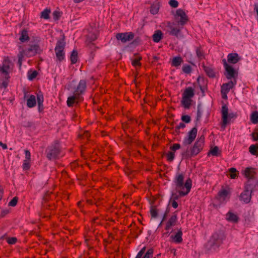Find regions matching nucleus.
Returning a JSON list of instances; mask_svg holds the SVG:
<instances>
[{
  "label": "nucleus",
  "instance_id": "47",
  "mask_svg": "<svg viewBox=\"0 0 258 258\" xmlns=\"http://www.w3.org/2000/svg\"><path fill=\"white\" fill-rule=\"evenodd\" d=\"M219 148L217 146H215L213 149H211L209 153L213 156H217L218 155Z\"/></svg>",
  "mask_w": 258,
  "mask_h": 258
},
{
  "label": "nucleus",
  "instance_id": "57",
  "mask_svg": "<svg viewBox=\"0 0 258 258\" xmlns=\"http://www.w3.org/2000/svg\"><path fill=\"white\" fill-rule=\"evenodd\" d=\"M181 120L185 123H189L191 120V118L189 115H185L182 116Z\"/></svg>",
  "mask_w": 258,
  "mask_h": 258
},
{
  "label": "nucleus",
  "instance_id": "29",
  "mask_svg": "<svg viewBox=\"0 0 258 258\" xmlns=\"http://www.w3.org/2000/svg\"><path fill=\"white\" fill-rule=\"evenodd\" d=\"M163 37V33L160 30L155 31L153 35V40L155 42H159Z\"/></svg>",
  "mask_w": 258,
  "mask_h": 258
},
{
  "label": "nucleus",
  "instance_id": "23",
  "mask_svg": "<svg viewBox=\"0 0 258 258\" xmlns=\"http://www.w3.org/2000/svg\"><path fill=\"white\" fill-rule=\"evenodd\" d=\"M226 219L230 222L236 223L239 220L238 217L231 212H228L226 215Z\"/></svg>",
  "mask_w": 258,
  "mask_h": 258
},
{
  "label": "nucleus",
  "instance_id": "12",
  "mask_svg": "<svg viewBox=\"0 0 258 258\" xmlns=\"http://www.w3.org/2000/svg\"><path fill=\"white\" fill-rule=\"evenodd\" d=\"M222 62L226 71V73L225 74L226 77L228 79H231L234 78L235 76V70L233 67L227 63L225 59H222Z\"/></svg>",
  "mask_w": 258,
  "mask_h": 258
},
{
  "label": "nucleus",
  "instance_id": "46",
  "mask_svg": "<svg viewBox=\"0 0 258 258\" xmlns=\"http://www.w3.org/2000/svg\"><path fill=\"white\" fill-rule=\"evenodd\" d=\"M153 254V249L150 248L147 250L143 258H152Z\"/></svg>",
  "mask_w": 258,
  "mask_h": 258
},
{
  "label": "nucleus",
  "instance_id": "59",
  "mask_svg": "<svg viewBox=\"0 0 258 258\" xmlns=\"http://www.w3.org/2000/svg\"><path fill=\"white\" fill-rule=\"evenodd\" d=\"M11 61L8 56H5L4 58L3 64L6 66H10Z\"/></svg>",
  "mask_w": 258,
  "mask_h": 258
},
{
  "label": "nucleus",
  "instance_id": "54",
  "mask_svg": "<svg viewBox=\"0 0 258 258\" xmlns=\"http://www.w3.org/2000/svg\"><path fill=\"white\" fill-rule=\"evenodd\" d=\"M180 148V145L179 144H174L172 146L170 147L171 150L174 152Z\"/></svg>",
  "mask_w": 258,
  "mask_h": 258
},
{
  "label": "nucleus",
  "instance_id": "30",
  "mask_svg": "<svg viewBox=\"0 0 258 258\" xmlns=\"http://www.w3.org/2000/svg\"><path fill=\"white\" fill-rule=\"evenodd\" d=\"M36 104V97L34 95H31L27 100V105L28 107L32 108Z\"/></svg>",
  "mask_w": 258,
  "mask_h": 258
},
{
  "label": "nucleus",
  "instance_id": "51",
  "mask_svg": "<svg viewBox=\"0 0 258 258\" xmlns=\"http://www.w3.org/2000/svg\"><path fill=\"white\" fill-rule=\"evenodd\" d=\"M17 241V239L16 237H9L7 239V242L9 244H14L16 243Z\"/></svg>",
  "mask_w": 258,
  "mask_h": 258
},
{
  "label": "nucleus",
  "instance_id": "63",
  "mask_svg": "<svg viewBox=\"0 0 258 258\" xmlns=\"http://www.w3.org/2000/svg\"><path fill=\"white\" fill-rule=\"evenodd\" d=\"M171 205L175 209L177 208L178 207V203L175 201H174V200H173L171 202Z\"/></svg>",
  "mask_w": 258,
  "mask_h": 258
},
{
  "label": "nucleus",
  "instance_id": "50",
  "mask_svg": "<svg viewBox=\"0 0 258 258\" xmlns=\"http://www.w3.org/2000/svg\"><path fill=\"white\" fill-rule=\"evenodd\" d=\"M167 157L169 161H172L174 159V152L173 151L168 152L167 154Z\"/></svg>",
  "mask_w": 258,
  "mask_h": 258
},
{
  "label": "nucleus",
  "instance_id": "43",
  "mask_svg": "<svg viewBox=\"0 0 258 258\" xmlns=\"http://www.w3.org/2000/svg\"><path fill=\"white\" fill-rule=\"evenodd\" d=\"M37 99L38 105V106L42 105L44 99H43V95L41 92H39V93L37 94Z\"/></svg>",
  "mask_w": 258,
  "mask_h": 258
},
{
  "label": "nucleus",
  "instance_id": "14",
  "mask_svg": "<svg viewBox=\"0 0 258 258\" xmlns=\"http://www.w3.org/2000/svg\"><path fill=\"white\" fill-rule=\"evenodd\" d=\"M256 173V169L252 167H247L243 171V174L247 179L256 178L255 177Z\"/></svg>",
  "mask_w": 258,
  "mask_h": 258
},
{
  "label": "nucleus",
  "instance_id": "11",
  "mask_svg": "<svg viewBox=\"0 0 258 258\" xmlns=\"http://www.w3.org/2000/svg\"><path fill=\"white\" fill-rule=\"evenodd\" d=\"M87 87V83L85 80H81L77 85L74 94L78 96H81L84 93Z\"/></svg>",
  "mask_w": 258,
  "mask_h": 258
},
{
  "label": "nucleus",
  "instance_id": "13",
  "mask_svg": "<svg viewBox=\"0 0 258 258\" xmlns=\"http://www.w3.org/2000/svg\"><path fill=\"white\" fill-rule=\"evenodd\" d=\"M256 186H258V180L257 178H251L247 179L245 182L244 189L250 192H252Z\"/></svg>",
  "mask_w": 258,
  "mask_h": 258
},
{
  "label": "nucleus",
  "instance_id": "27",
  "mask_svg": "<svg viewBox=\"0 0 258 258\" xmlns=\"http://www.w3.org/2000/svg\"><path fill=\"white\" fill-rule=\"evenodd\" d=\"M142 59L141 56L139 54H135L134 58H132V64L134 67H141V63L140 61Z\"/></svg>",
  "mask_w": 258,
  "mask_h": 258
},
{
  "label": "nucleus",
  "instance_id": "56",
  "mask_svg": "<svg viewBox=\"0 0 258 258\" xmlns=\"http://www.w3.org/2000/svg\"><path fill=\"white\" fill-rule=\"evenodd\" d=\"M169 5L173 8H177L178 6V2L176 0H170Z\"/></svg>",
  "mask_w": 258,
  "mask_h": 258
},
{
  "label": "nucleus",
  "instance_id": "44",
  "mask_svg": "<svg viewBox=\"0 0 258 258\" xmlns=\"http://www.w3.org/2000/svg\"><path fill=\"white\" fill-rule=\"evenodd\" d=\"M38 75V72L36 71L28 72V79L30 80H32L35 79Z\"/></svg>",
  "mask_w": 258,
  "mask_h": 258
},
{
  "label": "nucleus",
  "instance_id": "7",
  "mask_svg": "<svg viewBox=\"0 0 258 258\" xmlns=\"http://www.w3.org/2000/svg\"><path fill=\"white\" fill-rule=\"evenodd\" d=\"M175 17L179 27L181 26V28L188 20L187 16L182 9H178L176 11Z\"/></svg>",
  "mask_w": 258,
  "mask_h": 258
},
{
  "label": "nucleus",
  "instance_id": "21",
  "mask_svg": "<svg viewBox=\"0 0 258 258\" xmlns=\"http://www.w3.org/2000/svg\"><path fill=\"white\" fill-rule=\"evenodd\" d=\"M10 68V66H6L3 64L0 67V76L3 78H10L9 70Z\"/></svg>",
  "mask_w": 258,
  "mask_h": 258
},
{
  "label": "nucleus",
  "instance_id": "1",
  "mask_svg": "<svg viewBox=\"0 0 258 258\" xmlns=\"http://www.w3.org/2000/svg\"><path fill=\"white\" fill-rule=\"evenodd\" d=\"M184 176L182 173H177L174 179V183L175 185V190L179 193L180 197H183L187 195L191 189L192 181L188 178L184 183Z\"/></svg>",
  "mask_w": 258,
  "mask_h": 258
},
{
  "label": "nucleus",
  "instance_id": "35",
  "mask_svg": "<svg viewBox=\"0 0 258 258\" xmlns=\"http://www.w3.org/2000/svg\"><path fill=\"white\" fill-rule=\"evenodd\" d=\"M70 59L72 64H75L77 62L78 59V52L77 50H73L71 55Z\"/></svg>",
  "mask_w": 258,
  "mask_h": 258
},
{
  "label": "nucleus",
  "instance_id": "16",
  "mask_svg": "<svg viewBox=\"0 0 258 258\" xmlns=\"http://www.w3.org/2000/svg\"><path fill=\"white\" fill-rule=\"evenodd\" d=\"M251 193L247 190L244 189V191L240 196V201H243L245 203H248L251 198Z\"/></svg>",
  "mask_w": 258,
  "mask_h": 258
},
{
  "label": "nucleus",
  "instance_id": "61",
  "mask_svg": "<svg viewBox=\"0 0 258 258\" xmlns=\"http://www.w3.org/2000/svg\"><path fill=\"white\" fill-rule=\"evenodd\" d=\"M25 160H30L31 153L29 151L26 150L25 151Z\"/></svg>",
  "mask_w": 258,
  "mask_h": 258
},
{
  "label": "nucleus",
  "instance_id": "55",
  "mask_svg": "<svg viewBox=\"0 0 258 258\" xmlns=\"http://www.w3.org/2000/svg\"><path fill=\"white\" fill-rule=\"evenodd\" d=\"M146 247H143L140 251L137 254L136 258H142L143 254L145 253L146 251Z\"/></svg>",
  "mask_w": 258,
  "mask_h": 258
},
{
  "label": "nucleus",
  "instance_id": "19",
  "mask_svg": "<svg viewBox=\"0 0 258 258\" xmlns=\"http://www.w3.org/2000/svg\"><path fill=\"white\" fill-rule=\"evenodd\" d=\"M236 84V81L233 82L230 81L227 83L223 84L221 87V92H225L228 93L231 89Z\"/></svg>",
  "mask_w": 258,
  "mask_h": 258
},
{
  "label": "nucleus",
  "instance_id": "18",
  "mask_svg": "<svg viewBox=\"0 0 258 258\" xmlns=\"http://www.w3.org/2000/svg\"><path fill=\"white\" fill-rule=\"evenodd\" d=\"M168 30L167 31L170 35L178 36V34L180 32V29L178 27H175L170 23H169L167 25Z\"/></svg>",
  "mask_w": 258,
  "mask_h": 258
},
{
  "label": "nucleus",
  "instance_id": "17",
  "mask_svg": "<svg viewBox=\"0 0 258 258\" xmlns=\"http://www.w3.org/2000/svg\"><path fill=\"white\" fill-rule=\"evenodd\" d=\"M82 99V97L78 96L74 94L73 96H70L68 98L67 101V105L69 107H72L75 102L78 103Z\"/></svg>",
  "mask_w": 258,
  "mask_h": 258
},
{
  "label": "nucleus",
  "instance_id": "60",
  "mask_svg": "<svg viewBox=\"0 0 258 258\" xmlns=\"http://www.w3.org/2000/svg\"><path fill=\"white\" fill-rule=\"evenodd\" d=\"M138 123V120L136 119H132L130 120H128L127 122L128 125H136Z\"/></svg>",
  "mask_w": 258,
  "mask_h": 258
},
{
  "label": "nucleus",
  "instance_id": "36",
  "mask_svg": "<svg viewBox=\"0 0 258 258\" xmlns=\"http://www.w3.org/2000/svg\"><path fill=\"white\" fill-rule=\"evenodd\" d=\"M159 7L160 6L158 3L153 4L151 7V13L153 15L157 14L159 10Z\"/></svg>",
  "mask_w": 258,
  "mask_h": 258
},
{
  "label": "nucleus",
  "instance_id": "31",
  "mask_svg": "<svg viewBox=\"0 0 258 258\" xmlns=\"http://www.w3.org/2000/svg\"><path fill=\"white\" fill-rule=\"evenodd\" d=\"M183 62V59L180 56L174 57L172 61L171 64L173 67H177Z\"/></svg>",
  "mask_w": 258,
  "mask_h": 258
},
{
  "label": "nucleus",
  "instance_id": "10",
  "mask_svg": "<svg viewBox=\"0 0 258 258\" xmlns=\"http://www.w3.org/2000/svg\"><path fill=\"white\" fill-rule=\"evenodd\" d=\"M198 130L196 127H193L187 134V137H185L183 141V144L185 146L189 145L191 144L192 142L195 140L197 134Z\"/></svg>",
  "mask_w": 258,
  "mask_h": 258
},
{
  "label": "nucleus",
  "instance_id": "8",
  "mask_svg": "<svg viewBox=\"0 0 258 258\" xmlns=\"http://www.w3.org/2000/svg\"><path fill=\"white\" fill-rule=\"evenodd\" d=\"M115 37L117 40H120L122 43H125L132 40L134 38L135 34L132 32L118 33L116 34Z\"/></svg>",
  "mask_w": 258,
  "mask_h": 258
},
{
  "label": "nucleus",
  "instance_id": "52",
  "mask_svg": "<svg viewBox=\"0 0 258 258\" xmlns=\"http://www.w3.org/2000/svg\"><path fill=\"white\" fill-rule=\"evenodd\" d=\"M29 161H30V160H25L24 161V163L23 165V169L28 170L30 168V166Z\"/></svg>",
  "mask_w": 258,
  "mask_h": 258
},
{
  "label": "nucleus",
  "instance_id": "62",
  "mask_svg": "<svg viewBox=\"0 0 258 258\" xmlns=\"http://www.w3.org/2000/svg\"><path fill=\"white\" fill-rule=\"evenodd\" d=\"M252 137L254 141H258V132L252 134Z\"/></svg>",
  "mask_w": 258,
  "mask_h": 258
},
{
  "label": "nucleus",
  "instance_id": "9",
  "mask_svg": "<svg viewBox=\"0 0 258 258\" xmlns=\"http://www.w3.org/2000/svg\"><path fill=\"white\" fill-rule=\"evenodd\" d=\"M42 51L39 45H31L29 48L25 49V55L27 57H32L37 54L41 53Z\"/></svg>",
  "mask_w": 258,
  "mask_h": 258
},
{
  "label": "nucleus",
  "instance_id": "24",
  "mask_svg": "<svg viewBox=\"0 0 258 258\" xmlns=\"http://www.w3.org/2000/svg\"><path fill=\"white\" fill-rule=\"evenodd\" d=\"M210 238L220 246L222 243L223 236L222 234L215 233Z\"/></svg>",
  "mask_w": 258,
  "mask_h": 258
},
{
  "label": "nucleus",
  "instance_id": "15",
  "mask_svg": "<svg viewBox=\"0 0 258 258\" xmlns=\"http://www.w3.org/2000/svg\"><path fill=\"white\" fill-rule=\"evenodd\" d=\"M177 222V216L176 212L174 213L166 223L165 230H169L171 227L176 225Z\"/></svg>",
  "mask_w": 258,
  "mask_h": 258
},
{
  "label": "nucleus",
  "instance_id": "42",
  "mask_svg": "<svg viewBox=\"0 0 258 258\" xmlns=\"http://www.w3.org/2000/svg\"><path fill=\"white\" fill-rule=\"evenodd\" d=\"M150 213L152 217L156 218L158 216V210L155 206H151Z\"/></svg>",
  "mask_w": 258,
  "mask_h": 258
},
{
  "label": "nucleus",
  "instance_id": "26",
  "mask_svg": "<svg viewBox=\"0 0 258 258\" xmlns=\"http://www.w3.org/2000/svg\"><path fill=\"white\" fill-rule=\"evenodd\" d=\"M203 68L207 75L210 78H214L215 73L213 68L210 67L203 65Z\"/></svg>",
  "mask_w": 258,
  "mask_h": 258
},
{
  "label": "nucleus",
  "instance_id": "2",
  "mask_svg": "<svg viewBox=\"0 0 258 258\" xmlns=\"http://www.w3.org/2000/svg\"><path fill=\"white\" fill-rule=\"evenodd\" d=\"M205 137L202 135L195 143L194 146L190 148V151L186 150L182 154L183 156L186 159L191 158L196 156L201 152L204 148Z\"/></svg>",
  "mask_w": 258,
  "mask_h": 258
},
{
  "label": "nucleus",
  "instance_id": "22",
  "mask_svg": "<svg viewBox=\"0 0 258 258\" xmlns=\"http://www.w3.org/2000/svg\"><path fill=\"white\" fill-rule=\"evenodd\" d=\"M240 60V58L236 53H229L227 56L228 62L235 64Z\"/></svg>",
  "mask_w": 258,
  "mask_h": 258
},
{
  "label": "nucleus",
  "instance_id": "6",
  "mask_svg": "<svg viewBox=\"0 0 258 258\" xmlns=\"http://www.w3.org/2000/svg\"><path fill=\"white\" fill-rule=\"evenodd\" d=\"M222 125L225 127L228 123V121L232 118H235L237 114L233 112L228 113V108L226 105L224 104L222 106Z\"/></svg>",
  "mask_w": 258,
  "mask_h": 258
},
{
  "label": "nucleus",
  "instance_id": "45",
  "mask_svg": "<svg viewBox=\"0 0 258 258\" xmlns=\"http://www.w3.org/2000/svg\"><path fill=\"white\" fill-rule=\"evenodd\" d=\"M196 53L199 58L202 59L204 57V52L201 47L197 48Z\"/></svg>",
  "mask_w": 258,
  "mask_h": 258
},
{
  "label": "nucleus",
  "instance_id": "58",
  "mask_svg": "<svg viewBox=\"0 0 258 258\" xmlns=\"http://www.w3.org/2000/svg\"><path fill=\"white\" fill-rule=\"evenodd\" d=\"M79 137L80 138H82L83 139H88L90 137V134L88 131H85L84 132L83 135H82L81 134H79Z\"/></svg>",
  "mask_w": 258,
  "mask_h": 258
},
{
  "label": "nucleus",
  "instance_id": "20",
  "mask_svg": "<svg viewBox=\"0 0 258 258\" xmlns=\"http://www.w3.org/2000/svg\"><path fill=\"white\" fill-rule=\"evenodd\" d=\"M182 231L181 229H179L175 235H172L170 238L173 241L176 243H180L182 242Z\"/></svg>",
  "mask_w": 258,
  "mask_h": 258
},
{
  "label": "nucleus",
  "instance_id": "53",
  "mask_svg": "<svg viewBox=\"0 0 258 258\" xmlns=\"http://www.w3.org/2000/svg\"><path fill=\"white\" fill-rule=\"evenodd\" d=\"M53 19L55 20H58L61 17V13L57 11H55L53 13Z\"/></svg>",
  "mask_w": 258,
  "mask_h": 258
},
{
  "label": "nucleus",
  "instance_id": "64",
  "mask_svg": "<svg viewBox=\"0 0 258 258\" xmlns=\"http://www.w3.org/2000/svg\"><path fill=\"white\" fill-rule=\"evenodd\" d=\"M254 11L256 13L258 20V3H256L254 5Z\"/></svg>",
  "mask_w": 258,
  "mask_h": 258
},
{
  "label": "nucleus",
  "instance_id": "28",
  "mask_svg": "<svg viewBox=\"0 0 258 258\" xmlns=\"http://www.w3.org/2000/svg\"><path fill=\"white\" fill-rule=\"evenodd\" d=\"M205 248L208 252L212 251L216 249L215 245H214V241L211 238L205 244Z\"/></svg>",
  "mask_w": 258,
  "mask_h": 258
},
{
  "label": "nucleus",
  "instance_id": "4",
  "mask_svg": "<svg viewBox=\"0 0 258 258\" xmlns=\"http://www.w3.org/2000/svg\"><path fill=\"white\" fill-rule=\"evenodd\" d=\"M194 95L195 92L192 87H188L185 88L182 93V100L181 101L182 105L185 109H189L190 108L192 102L191 98L194 97Z\"/></svg>",
  "mask_w": 258,
  "mask_h": 258
},
{
  "label": "nucleus",
  "instance_id": "40",
  "mask_svg": "<svg viewBox=\"0 0 258 258\" xmlns=\"http://www.w3.org/2000/svg\"><path fill=\"white\" fill-rule=\"evenodd\" d=\"M229 172L230 173V177L232 179H235L237 177V171L235 168H230L229 169Z\"/></svg>",
  "mask_w": 258,
  "mask_h": 258
},
{
  "label": "nucleus",
  "instance_id": "37",
  "mask_svg": "<svg viewBox=\"0 0 258 258\" xmlns=\"http://www.w3.org/2000/svg\"><path fill=\"white\" fill-rule=\"evenodd\" d=\"M258 144L252 145L249 147V152L253 155H257Z\"/></svg>",
  "mask_w": 258,
  "mask_h": 258
},
{
  "label": "nucleus",
  "instance_id": "33",
  "mask_svg": "<svg viewBox=\"0 0 258 258\" xmlns=\"http://www.w3.org/2000/svg\"><path fill=\"white\" fill-rule=\"evenodd\" d=\"M29 38L27 31L26 29H23L21 31V36L20 37V40L21 42H24L29 40Z\"/></svg>",
  "mask_w": 258,
  "mask_h": 258
},
{
  "label": "nucleus",
  "instance_id": "41",
  "mask_svg": "<svg viewBox=\"0 0 258 258\" xmlns=\"http://www.w3.org/2000/svg\"><path fill=\"white\" fill-rule=\"evenodd\" d=\"M50 13V10L47 9H45L41 12V18L44 19H48L49 18V14Z\"/></svg>",
  "mask_w": 258,
  "mask_h": 258
},
{
  "label": "nucleus",
  "instance_id": "38",
  "mask_svg": "<svg viewBox=\"0 0 258 258\" xmlns=\"http://www.w3.org/2000/svg\"><path fill=\"white\" fill-rule=\"evenodd\" d=\"M1 86L6 88L9 84V78H3L0 76Z\"/></svg>",
  "mask_w": 258,
  "mask_h": 258
},
{
  "label": "nucleus",
  "instance_id": "49",
  "mask_svg": "<svg viewBox=\"0 0 258 258\" xmlns=\"http://www.w3.org/2000/svg\"><path fill=\"white\" fill-rule=\"evenodd\" d=\"M191 69L189 65H184L182 67V71L186 74H189L191 72Z\"/></svg>",
  "mask_w": 258,
  "mask_h": 258
},
{
  "label": "nucleus",
  "instance_id": "5",
  "mask_svg": "<svg viewBox=\"0 0 258 258\" xmlns=\"http://www.w3.org/2000/svg\"><path fill=\"white\" fill-rule=\"evenodd\" d=\"M66 42L64 38L57 40L54 49L57 60L61 61L64 59L65 53L64 51Z\"/></svg>",
  "mask_w": 258,
  "mask_h": 258
},
{
  "label": "nucleus",
  "instance_id": "25",
  "mask_svg": "<svg viewBox=\"0 0 258 258\" xmlns=\"http://www.w3.org/2000/svg\"><path fill=\"white\" fill-rule=\"evenodd\" d=\"M229 192L225 189H223L220 190L218 194V199L221 202H224L228 197Z\"/></svg>",
  "mask_w": 258,
  "mask_h": 258
},
{
  "label": "nucleus",
  "instance_id": "32",
  "mask_svg": "<svg viewBox=\"0 0 258 258\" xmlns=\"http://www.w3.org/2000/svg\"><path fill=\"white\" fill-rule=\"evenodd\" d=\"M97 39V35L94 32H90L87 35L86 42L90 43Z\"/></svg>",
  "mask_w": 258,
  "mask_h": 258
},
{
  "label": "nucleus",
  "instance_id": "34",
  "mask_svg": "<svg viewBox=\"0 0 258 258\" xmlns=\"http://www.w3.org/2000/svg\"><path fill=\"white\" fill-rule=\"evenodd\" d=\"M250 121L253 124L258 123V111H253L250 115Z\"/></svg>",
  "mask_w": 258,
  "mask_h": 258
},
{
  "label": "nucleus",
  "instance_id": "39",
  "mask_svg": "<svg viewBox=\"0 0 258 258\" xmlns=\"http://www.w3.org/2000/svg\"><path fill=\"white\" fill-rule=\"evenodd\" d=\"M24 55H25V49L20 51L18 54V63L20 66L22 65V60Z\"/></svg>",
  "mask_w": 258,
  "mask_h": 258
},
{
  "label": "nucleus",
  "instance_id": "48",
  "mask_svg": "<svg viewBox=\"0 0 258 258\" xmlns=\"http://www.w3.org/2000/svg\"><path fill=\"white\" fill-rule=\"evenodd\" d=\"M18 201V198L15 197L9 203V206L12 207H15L17 204Z\"/></svg>",
  "mask_w": 258,
  "mask_h": 258
},
{
  "label": "nucleus",
  "instance_id": "3",
  "mask_svg": "<svg viewBox=\"0 0 258 258\" xmlns=\"http://www.w3.org/2000/svg\"><path fill=\"white\" fill-rule=\"evenodd\" d=\"M61 152L59 142L55 141L50 146L46 149V157L49 160H55L58 158Z\"/></svg>",
  "mask_w": 258,
  "mask_h": 258
}]
</instances>
